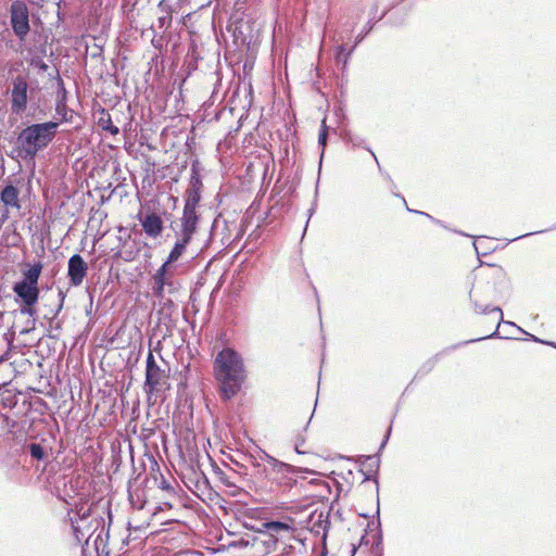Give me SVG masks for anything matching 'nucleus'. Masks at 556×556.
I'll use <instances>...</instances> for the list:
<instances>
[{
	"instance_id": "nucleus-10",
	"label": "nucleus",
	"mask_w": 556,
	"mask_h": 556,
	"mask_svg": "<svg viewBox=\"0 0 556 556\" xmlns=\"http://www.w3.org/2000/svg\"><path fill=\"white\" fill-rule=\"evenodd\" d=\"M88 270V265L80 254H74L68 260L67 276L74 287L83 283Z\"/></svg>"
},
{
	"instance_id": "nucleus-13",
	"label": "nucleus",
	"mask_w": 556,
	"mask_h": 556,
	"mask_svg": "<svg viewBox=\"0 0 556 556\" xmlns=\"http://www.w3.org/2000/svg\"><path fill=\"white\" fill-rule=\"evenodd\" d=\"M191 239L182 237V236H176V242L170 250L166 261L161 265L165 268L172 267V265L177 262L180 256L186 252L187 245L190 243Z\"/></svg>"
},
{
	"instance_id": "nucleus-31",
	"label": "nucleus",
	"mask_w": 556,
	"mask_h": 556,
	"mask_svg": "<svg viewBox=\"0 0 556 556\" xmlns=\"http://www.w3.org/2000/svg\"><path fill=\"white\" fill-rule=\"evenodd\" d=\"M170 21H172V14H163V15L159 16L160 27L169 25Z\"/></svg>"
},
{
	"instance_id": "nucleus-6",
	"label": "nucleus",
	"mask_w": 556,
	"mask_h": 556,
	"mask_svg": "<svg viewBox=\"0 0 556 556\" xmlns=\"http://www.w3.org/2000/svg\"><path fill=\"white\" fill-rule=\"evenodd\" d=\"M165 380V371L159 367L152 352H149L146 367V388L148 392L159 391Z\"/></svg>"
},
{
	"instance_id": "nucleus-9",
	"label": "nucleus",
	"mask_w": 556,
	"mask_h": 556,
	"mask_svg": "<svg viewBox=\"0 0 556 556\" xmlns=\"http://www.w3.org/2000/svg\"><path fill=\"white\" fill-rule=\"evenodd\" d=\"M11 24L15 35H26L29 29L28 11L24 3L13 2L11 5Z\"/></svg>"
},
{
	"instance_id": "nucleus-33",
	"label": "nucleus",
	"mask_w": 556,
	"mask_h": 556,
	"mask_svg": "<svg viewBox=\"0 0 556 556\" xmlns=\"http://www.w3.org/2000/svg\"><path fill=\"white\" fill-rule=\"evenodd\" d=\"M269 529L278 530V529H287V526L282 522L276 521L268 523Z\"/></svg>"
},
{
	"instance_id": "nucleus-21",
	"label": "nucleus",
	"mask_w": 556,
	"mask_h": 556,
	"mask_svg": "<svg viewBox=\"0 0 556 556\" xmlns=\"http://www.w3.org/2000/svg\"><path fill=\"white\" fill-rule=\"evenodd\" d=\"M59 298H60V303H59V305L56 307L54 316L50 320V327L54 328V330H56V331H59L61 329V323L59 320L55 321V317L61 312V309L63 308V303H64V300H65V294H64V292L62 290L59 291Z\"/></svg>"
},
{
	"instance_id": "nucleus-35",
	"label": "nucleus",
	"mask_w": 556,
	"mask_h": 556,
	"mask_svg": "<svg viewBox=\"0 0 556 556\" xmlns=\"http://www.w3.org/2000/svg\"><path fill=\"white\" fill-rule=\"evenodd\" d=\"M164 37L163 36H160V37H152V43L153 46L157 47L159 45L161 46L162 45V41H163Z\"/></svg>"
},
{
	"instance_id": "nucleus-24",
	"label": "nucleus",
	"mask_w": 556,
	"mask_h": 556,
	"mask_svg": "<svg viewBox=\"0 0 556 556\" xmlns=\"http://www.w3.org/2000/svg\"><path fill=\"white\" fill-rule=\"evenodd\" d=\"M101 123H102L103 129L108 130L110 134L117 135L119 132L118 127L112 125L110 115H108L106 121H104V118H101Z\"/></svg>"
},
{
	"instance_id": "nucleus-40",
	"label": "nucleus",
	"mask_w": 556,
	"mask_h": 556,
	"mask_svg": "<svg viewBox=\"0 0 556 556\" xmlns=\"http://www.w3.org/2000/svg\"><path fill=\"white\" fill-rule=\"evenodd\" d=\"M224 482H225V484H226L227 486L232 485L231 483H229V482H228L227 480H225V479H224Z\"/></svg>"
},
{
	"instance_id": "nucleus-29",
	"label": "nucleus",
	"mask_w": 556,
	"mask_h": 556,
	"mask_svg": "<svg viewBox=\"0 0 556 556\" xmlns=\"http://www.w3.org/2000/svg\"><path fill=\"white\" fill-rule=\"evenodd\" d=\"M56 114L62 116V121L68 122L70 118L67 117V109L65 104H58L56 105Z\"/></svg>"
},
{
	"instance_id": "nucleus-22",
	"label": "nucleus",
	"mask_w": 556,
	"mask_h": 556,
	"mask_svg": "<svg viewBox=\"0 0 556 556\" xmlns=\"http://www.w3.org/2000/svg\"><path fill=\"white\" fill-rule=\"evenodd\" d=\"M29 454L33 458L41 460L45 457V450L38 443H31L29 445Z\"/></svg>"
},
{
	"instance_id": "nucleus-11",
	"label": "nucleus",
	"mask_w": 556,
	"mask_h": 556,
	"mask_svg": "<svg viewBox=\"0 0 556 556\" xmlns=\"http://www.w3.org/2000/svg\"><path fill=\"white\" fill-rule=\"evenodd\" d=\"M13 292L21 299L23 304L34 306L39 298L38 286L17 281L13 285Z\"/></svg>"
},
{
	"instance_id": "nucleus-38",
	"label": "nucleus",
	"mask_w": 556,
	"mask_h": 556,
	"mask_svg": "<svg viewBox=\"0 0 556 556\" xmlns=\"http://www.w3.org/2000/svg\"><path fill=\"white\" fill-rule=\"evenodd\" d=\"M416 213L420 214V215H425L427 217H429L430 219H432L434 223L439 224L440 222L434 219L432 216H430L429 214L425 213V212H418L416 211Z\"/></svg>"
},
{
	"instance_id": "nucleus-17",
	"label": "nucleus",
	"mask_w": 556,
	"mask_h": 556,
	"mask_svg": "<svg viewBox=\"0 0 556 556\" xmlns=\"http://www.w3.org/2000/svg\"><path fill=\"white\" fill-rule=\"evenodd\" d=\"M42 270V264L40 262L35 263L31 267L23 273V280L28 285L38 286V279Z\"/></svg>"
},
{
	"instance_id": "nucleus-23",
	"label": "nucleus",
	"mask_w": 556,
	"mask_h": 556,
	"mask_svg": "<svg viewBox=\"0 0 556 556\" xmlns=\"http://www.w3.org/2000/svg\"><path fill=\"white\" fill-rule=\"evenodd\" d=\"M173 270L172 267L165 269V282H166V291L167 293H174L176 291V286L173 280Z\"/></svg>"
},
{
	"instance_id": "nucleus-39",
	"label": "nucleus",
	"mask_w": 556,
	"mask_h": 556,
	"mask_svg": "<svg viewBox=\"0 0 556 556\" xmlns=\"http://www.w3.org/2000/svg\"><path fill=\"white\" fill-rule=\"evenodd\" d=\"M239 37H235V39L237 40ZM242 39V43H244L245 41V37H240Z\"/></svg>"
},
{
	"instance_id": "nucleus-7",
	"label": "nucleus",
	"mask_w": 556,
	"mask_h": 556,
	"mask_svg": "<svg viewBox=\"0 0 556 556\" xmlns=\"http://www.w3.org/2000/svg\"><path fill=\"white\" fill-rule=\"evenodd\" d=\"M473 303H475V311L477 313L485 314L488 312H497L500 314V320L497 323L496 330L494 332H492L491 334H489V336L460 342V343H458L456 345H453L451 349H456V348H459V346H463V345H466V344H469V343H472V342H477V341H480V340H484V339H491V338H505V339H508V338H510L509 336H503V337L500 336L498 327H500L501 324H503L505 326H509V327L516 328L519 332L525 333V330H522L520 327L516 326L515 323L506 321V320L503 319V311H502L501 307L495 306V307H492V308L489 309V306H482L477 301H475Z\"/></svg>"
},
{
	"instance_id": "nucleus-30",
	"label": "nucleus",
	"mask_w": 556,
	"mask_h": 556,
	"mask_svg": "<svg viewBox=\"0 0 556 556\" xmlns=\"http://www.w3.org/2000/svg\"><path fill=\"white\" fill-rule=\"evenodd\" d=\"M372 29V25L368 21L361 29L353 28L352 31H357L358 36L367 35Z\"/></svg>"
},
{
	"instance_id": "nucleus-16",
	"label": "nucleus",
	"mask_w": 556,
	"mask_h": 556,
	"mask_svg": "<svg viewBox=\"0 0 556 556\" xmlns=\"http://www.w3.org/2000/svg\"><path fill=\"white\" fill-rule=\"evenodd\" d=\"M1 201L5 206L20 207L18 190L12 185L4 187L1 192Z\"/></svg>"
},
{
	"instance_id": "nucleus-41",
	"label": "nucleus",
	"mask_w": 556,
	"mask_h": 556,
	"mask_svg": "<svg viewBox=\"0 0 556 556\" xmlns=\"http://www.w3.org/2000/svg\"><path fill=\"white\" fill-rule=\"evenodd\" d=\"M526 236H527V235H523V237H526ZM521 238H522V236H518V237H517V239H521ZM514 240H516V238H515Z\"/></svg>"
},
{
	"instance_id": "nucleus-36",
	"label": "nucleus",
	"mask_w": 556,
	"mask_h": 556,
	"mask_svg": "<svg viewBox=\"0 0 556 556\" xmlns=\"http://www.w3.org/2000/svg\"><path fill=\"white\" fill-rule=\"evenodd\" d=\"M160 303H161L164 307H166V306L172 305V304H173V301H172L170 299H168V298H166V296H165V300L160 301Z\"/></svg>"
},
{
	"instance_id": "nucleus-20",
	"label": "nucleus",
	"mask_w": 556,
	"mask_h": 556,
	"mask_svg": "<svg viewBox=\"0 0 556 556\" xmlns=\"http://www.w3.org/2000/svg\"><path fill=\"white\" fill-rule=\"evenodd\" d=\"M346 140L349 143L352 144L353 148H364L366 149L367 151H369V153L371 154V156L374 157V160L376 161V163L379 165V162H378V159L376 156V154L371 151L370 148L366 147L365 146V139L358 135H353V134H348L346 135Z\"/></svg>"
},
{
	"instance_id": "nucleus-27",
	"label": "nucleus",
	"mask_w": 556,
	"mask_h": 556,
	"mask_svg": "<svg viewBox=\"0 0 556 556\" xmlns=\"http://www.w3.org/2000/svg\"><path fill=\"white\" fill-rule=\"evenodd\" d=\"M94 41H98L94 43V50L91 52V55L94 58L98 54H100L102 50V45L104 42V37H91Z\"/></svg>"
},
{
	"instance_id": "nucleus-25",
	"label": "nucleus",
	"mask_w": 556,
	"mask_h": 556,
	"mask_svg": "<svg viewBox=\"0 0 556 556\" xmlns=\"http://www.w3.org/2000/svg\"><path fill=\"white\" fill-rule=\"evenodd\" d=\"M327 138H328V132H327L326 123H325V119H324L323 121V128H321V130L319 132V136H318V143L323 148V151L325 150V147L327 144Z\"/></svg>"
},
{
	"instance_id": "nucleus-2",
	"label": "nucleus",
	"mask_w": 556,
	"mask_h": 556,
	"mask_svg": "<svg viewBox=\"0 0 556 556\" xmlns=\"http://www.w3.org/2000/svg\"><path fill=\"white\" fill-rule=\"evenodd\" d=\"M60 122L35 123L23 128L16 138L17 153L23 160L34 161L54 140Z\"/></svg>"
},
{
	"instance_id": "nucleus-1",
	"label": "nucleus",
	"mask_w": 556,
	"mask_h": 556,
	"mask_svg": "<svg viewBox=\"0 0 556 556\" xmlns=\"http://www.w3.org/2000/svg\"><path fill=\"white\" fill-rule=\"evenodd\" d=\"M214 374L222 399L226 401L232 399L239 393L247 379V369L241 354L231 348L219 351L214 359Z\"/></svg>"
},
{
	"instance_id": "nucleus-37",
	"label": "nucleus",
	"mask_w": 556,
	"mask_h": 556,
	"mask_svg": "<svg viewBox=\"0 0 556 556\" xmlns=\"http://www.w3.org/2000/svg\"><path fill=\"white\" fill-rule=\"evenodd\" d=\"M390 431H391V427L389 428L388 433H387L384 440L382 441V443L380 445V450H382L386 446L388 438H389V434H390Z\"/></svg>"
},
{
	"instance_id": "nucleus-19",
	"label": "nucleus",
	"mask_w": 556,
	"mask_h": 556,
	"mask_svg": "<svg viewBox=\"0 0 556 556\" xmlns=\"http://www.w3.org/2000/svg\"><path fill=\"white\" fill-rule=\"evenodd\" d=\"M364 462L362 466L366 469L367 473H377L380 465V459L378 455H368L363 456Z\"/></svg>"
},
{
	"instance_id": "nucleus-32",
	"label": "nucleus",
	"mask_w": 556,
	"mask_h": 556,
	"mask_svg": "<svg viewBox=\"0 0 556 556\" xmlns=\"http://www.w3.org/2000/svg\"><path fill=\"white\" fill-rule=\"evenodd\" d=\"M21 313L24 315L33 316L35 314V308H34V306H28L26 304H23V306L21 307Z\"/></svg>"
},
{
	"instance_id": "nucleus-3",
	"label": "nucleus",
	"mask_w": 556,
	"mask_h": 556,
	"mask_svg": "<svg viewBox=\"0 0 556 556\" xmlns=\"http://www.w3.org/2000/svg\"><path fill=\"white\" fill-rule=\"evenodd\" d=\"M90 510V507L80 505L68 511L73 534L77 543L85 542L88 544L93 530L100 523L99 520L91 518Z\"/></svg>"
},
{
	"instance_id": "nucleus-4",
	"label": "nucleus",
	"mask_w": 556,
	"mask_h": 556,
	"mask_svg": "<svg viewBox=\"0 0 556 556\" xmlns=\"http://www.w3.org/2000/svg\"><path fill=\"white\" fill-rule=\"evenodd\" d=\"M28 84L24 76L17 75L12 80L11 111L16 115L25 112L28 102Z\"/></svg>"
},
{
	"instance_id": "nucleus-14",
	"label": "nucleus",
	"mask_w": 556,
	"mask_h": 556,
	"mask_svg": "<svg viewBox=\"0 0 556 556\" xmlns=\"http://www.w3.org/2000/svg\"><path fill=\"white\" fill-rule=\"evenodd\" d=\"M358 42V40L351 42V38H349L348 41L342 42L336 40V60L339 64H342L343 67L346 66L348 59L357 47Z\"/></svg>"
},
{
	"instance_id": "nucleus-34",
	"label": "nucleus",
	"mask_w": 556,
	"mask_h": 556,
	"mask_svg": "<svg viewBox=\"0 0 556 556\" xmlns=\"http://www.w3.org/2000/svg\"><path fill=\"white\" fill-rule=\"evenodd\" d=\"M440 354H437L432 359H430L426 366H428L427 370H431L434 366V364L437 363L438 358H439Z\"/></svg>"
},
{
	"instance_id": "nucleus-5",
	"label": "nucleus",
	"mask_w": 556,
	"mask_h": 556,
	"mask_svg": "<svg viewBox=\"0 0 556 556\" xmlns=\"http://www.w3.org/2000/svg\"><path fill=\"white\" fill-rule=\"evenodd\" d=\"M200 216L195 210L184 208L182 216L172 224L175 236L192 239L198 230Z\"/></svg>"
},
{
	"instance_id": "nucleus-18",
	"label": "nucleus",
	"mask_w": 556,
	"mask_h": 556,
	"mask_svg": "<svg viewBox=\"0 0 556 556\" xmlns=\"http://www.w3.org/2000/svg\"><path fill=\"white\" fill-rule=\"evenodd\" d=\"M263 459H265L271 466L273 470L277 472L291 473L294 471L293 466L282 463L274 458L273 456L268 455L267 453H264Z\"/></svg>"
},
{
	"instance_id": "nucleus-15",
	"label": "nucleus",
	"mask_w": 556,
	"mask_h": 556,
	"mask_svg": "<svg viewBox=\"0 0 556 556\" xmlns=\"http://www.w3.org/2000/svg\"><path fill=\"white\" fill-rule=\"evenodd\" d=\"M165 267L161 266L156 273L153 275V287L152 291L155 298L159 299V301L165 300V295L167 293L166 291V282H165Z\"/></svg>"
},
{
	"instance_id": "nucleus-8",
	"label": "nucleus",
	"mask_w": 556,
	"mask_h": 556,
	"mask_svg": "<svg viewBox=\"0 0 556 556\" xmlns=\"http://www.w3.org/2000/svg\"><path fill=\"white\" fill-rule=\"evenodd\" d=\"M202 180L201 177L195 169V166H192L191 176L189 180V186L185 193V205L184 208L195 210L201 201V192H202Z\"/></svg>"
},
{
	"instance_id": "nucleus-28",
	"label": "nucleus",
	"mask_w": 556,
	"mask_h": 556,
	"mask_svg": "<svg viewBox=\"0 0 556 556\" xmlns=\"http://www.w3.org/2000/svg\"><path fill=\"white\" fill-rule=\"evenodd\" d=\"M159 8L164 14H172L173 12V5L169 0H161Z\"/></svg>"
},
{
	"instance_id": "nucleus-12",
	"label": "nucleus",
	"mask_w": 556,
	"mask_h": 556,
	"mask_svg": "<svg viewBox=\"0 0 556 556\" xmlns=\"http://www.w3.org/2000/svg\"><path fill=\"white\" fill-rule=\"evenodd\" d=\"M139 220L148 237L155 239L163 232V220L157 214L148 213L143 217H140Z\"/></svg>"
},
{
	"instance_id": "nucleus-26",
	"label": "nucleus",
	"mask_w": 556,
	"mask_h": 556,
	"mask_svg": "<svg viewBox=\"0 0 556 556\" xmlns=\"http://www.w3.org/2000/svg\"><path fill=\"white\" fill-rule=\"evenodd\" d=\"M159 488L168 492V493H175V489L172 485V483L166 480L163 476L161 477V480L157 483Z\"/></svg>"
}]
</instances>
